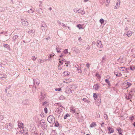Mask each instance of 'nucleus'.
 <instances>
[{
	"instance_id": "obj_1",
	"label": "nucleus",
	"mask_w": 135,
	"mask_h": 135,
	"mask_svg": "<svg viewBox=\"0 0 135 135\" xmlns=\"http://www.w3.org/2000/svg\"><path fill=\"white\" fill-rule=\"evenodd\" d=\"M47 120L49 123H53L55 122V119L53 115H50L47 117Z\"/></svg>"
},
{
	"instance_id": "obj_2",
	"label": "nucleus",
	"mask_w": 135,
	"mask_h": 135,
	"mask_svg": "<svg viewBox=\"0 0 135 135\" xmlns=\"http://www.w3.org/2000/svg\"><path fill=\"white\" fill-rule=\"evenodd\" d=\"M18 127L17 128L18 131H19L20 133L22 134V129H24L25 128L23 126V123H20L18 122Z\"/></svg>"
},
{
	"instance_id": "obj_3",
	"label": "nucleus",
	"mask_w": 135,
	"mask_h": 135,
	"mask_svg": "<svg viewBox=\"0 0 135 135\" xmlns=\"http://www.w3.org/2000/svg\"><path fill=\"white\" fill-rule=\"evenodd\" d=\"M62 109L61 108H58L56 109L55 112V113L56 114H60L62 112Z\"/></svg>"
},
{
	"instance_id": "obj_4",
	"label": "nucleus",
	"mask_w": 135,
	"mask_h": 135,
	"mask_svg": "<svg viewBox=\"0 0 135 135\" xmlns=\"http://www.w3.org/2000/svg\"><path fill=\"white\" fill-rule=\"evenodd\" d=\"M59 63L60 64L58 66V68L59 70H61L62 69V67L61 66V65H62L64 61H63L62 60L61 61L60 60V59H59Z\"/></svg>"
},
{
	"instance_id": "obj_5",
	"label": "nucleus",
	"mask_w": 135,
	"mask_h": 135,
	"mask_svg": "<svg viewBox=\"0 0 135 135\" xmlns=\"http://www.w3.org/2000/svg\"><path fill=\"white\" fill-rule=\"evenodd\" d=\"M41 124L42 126V128L44 129H46L47 127V126L46 124H45V122H42L41 123Z\"/></svg>"
},
{
	"instance_id": "obj_6",
	"label": "nucleus",
	"mask_w": 135,
	"mask_h": 135,
	"mask_svg": "<svg viewBox=\"0 0 135 135\" xmlns=\"http://www.w3.org/2000/svg\"><path fill=\"white\" fill-rule=\"evenodd\" d=\"M22 134H23L24 135H25L27 134L28 131L26 129L25 127L24 128V129H22Z\"/></svg>"
},
{
	"instance_id": "obj_7",
	"label": "nucleus",
	"mask_w": 135,
	"mask_h": 135,
	"mask_svg": "<svg viewBox=\"0 0 135 135\" xmlns=\"http://www.w3.org/2000/svg\"><path fill=\"white\" fill-rule=\"evenodd\" d=\"M6 128L9 130H10L11 128V127H12V125L10 123L7 124H6Z\"/></svg>"
},
{
	"instance_id": "obj_8",
	"label": "nucleus",
	"mask_w": 135,
	"mask_h": 135,
	"mask_svg": "<svg viewBox=\"0 0 135 135\" xmlns=\"http://www.w3.org/2000/svg\"><path fill=\"white\" fill-rule=\"evenodd\" d=\"M120 2L119 1H118L117 2L116 5L114 7V9H117L118 8L120 7Z\"/></svg>"
},
{
	"instance_id": "obj_9",
	"label": "nucleus",
	"mask_w": 135,
	"mask_h": 135,
	"mask_svg": "<svg viewBox=\"0 0 135 135\" xmlns=\"http://www.w3.org/2000/svg\"><path fill=\"white\" fill-rule=\"evenodd\" d=\"M109 132H108V134L113 133L114 132V130L112 129L111 128L109 127L108 128Z\"/></svg>"
},
{
	"instance_id": "obj_10",
	"label": "nucleus",
	"mask_w": 135,
	"mask_h": 135,
	"mask_svg": "<svg viewBox=\"0 0 135 135\" xmlns=\"http://www.w3.org/2000/svg\"><path fill=\"white\" fill-rule=\"evenodd\" d=\"M127 36L128 37L132 35V32L130 31H128L126 33Z\"/></svg>"
},
{
	"instance_id": "obj_11",
	"label": "nucleus",
	"mask_w": 135,
	"mask_h": 135,
	"mask_svg": "<svg viewBox=\"0 0 135 135\" xmlns=\"http://www.w3.org/2000/svg\"><path fill=\"white\" fill-rule=\"evenodd\" d=\"M97 46L99 47L102 48V44L101 42L99 40H98L97 41Z\"/></svg>"
},
{
	"instance_id": "obj_12",
	"label": "nucleus",
	"mask_w": 135,
	"mask_h": 135,
	"mask_svg": "<svg viewBox=\"0 0 135 135\" xmlns=\"http://www.w3.org/2000/svg\"><path fill=\"white\" fill-rule=\"evenodd\" d=\"M70 112L73 113H74L75 112V109L74 107H70Z\"/></svg>"
},
{
	"instance_id": "obj_13",
	"label": "nucleus",
	"mask_w": 135,
	"mask_h": 135,
	"mask_svg": "<svg viewBox=\"0 0 135 135\" xmlns=\"http://www.w3.org/2000/svg\"><path fill=\"white\" fill-rule=\"evenodd\" d=\"M22 24L25 26H27L28 25V22L26 21H23L22 22Z\"/></svg>"
},
{
	"instance_id": "obj_14",
	"label": "nucleus",
	"mask_w": 135,
	"mask_h": 135,
	"mask_svg": "<svg viewBox=\"0 0 135 135\" xmlns=\"http://www.w3.org/2000/svg\"><path fill=\"white\" fill-rule=\"evenodd\" d=\"M131 94H128L127 95H126V99H129L131 98Z\"/></svg>"
},
{
	"instance_id": "obj_15",
	"label": "nucleus",
	"mask_w": 135,
	"mask_h": 135,
	"mask_svg": "<svg viewBox=\"0 0 135 135\" xmlns=\"http://www.w3.org/2000/svg\"><path fill=\"white\" fill-rule=\"evenodd\" d=\"M7 75L3 74H0V79H2L3 78H6L7 77Z\"/></svg>"
},
{
	"instance_id": "obj_16",
	"label": "nucleus",
	"mask_w": 135,
	"mask_h": 135,
	"mask_svg": "<svg viewBox=\"0 0 135 135\" xmlns=\"http://www.w3.org/2000/svg\"><path fill=\"white\" fill-rule=\"evenodd\" d=\"M78 12L82 14H84L85 13V12L84 9H80L78 10Z\"/></svg>"
},
{
	"instance_id": "obj_17",
	"label": "nucleus",
	"mask_w": 135,
	"mask_h": 135,
	"mask_svg": "<svg viewBox=\"0 0 135 135\" xmlns=\"http://www.w3.org/2000/svg\"><path fill=\"white\" fill-rule=\"evenodd\" d=\"M99 88V86L98 85H94L93 86V88L95 90H97Z\"/></svg>"
},
{
	"instance_id": "obj_18",
	"label": "nucleus",
	"mask_w": 135,
	"mask_h": 135,
	"mask_svg": "<svg viewBox=\"0 0 135 135\" xmlns=\"http://www.w3.org/2000/svg\"><path fill=\"white\" fill-rule=\"evenodd\" d=\"M97 126V124L93 122L91 123L90 126V127L91 128Z\"/></svg>"
},
{
	"instance_id": "obj_19",
	"label": "nucleus",
	"mask_w": 135,
	"mask_h": 135,
	"mask_svg": "<svg viewBox=\"0 0 135 135\" xmlns=\"http://www.w3.org/2000/svg\"><path fill=\"white\" fill-rule=\"evenodd\" d=\"M64 75L67 76L69 75L70 73L68 71H66L64 72Z\"/></svg>"
},
{
	"instance_id": "obj_20",
	"label": "nucleus",
	"mask_w": 135,
	"mask_h": 135,
	"mask_svg": "<svg viewBox=\"0 0 135 135\" xmlns=\"http://www.w3.org/2000/svg\"><path fill=\"white\" fill-rule=\"evenodd\" d=\"M77 27L79 28V29H83L84 28L83 27V25L80 24L78 25L77 26Z\"/></svg>"
},
{
	"instance_id": "obj_21",
	"label": "nucleus",
	"mask_w": 135,
	"mask_h": 135,
	"mask_svg": "<svg viewBox=\"0 0 135 135\" xmlns=\"http://www.w3.org/2000/svg\"><path fill=\"white\" fill-rule=\"evenodd\" d=\"M40 95V98L42 100H43L44 98V96L42 94V93H41Z\"/></svg>"
},
{
	"instance_id": "obj_22",
	"label": "nucleus",
	"mask_w": 135,
	"mask_h": 135,
	"mask_svg": "<svg viewBox=\"0 0 135 135\" xmlns=\"http://www.w3.org/2000/svg\"><path fill=\"white\" fill-rule=\"evenodd\" d=\"M85 102L87 103H89L90 102V101H89V100L85 98H84L82 99Z\"/></svg>"
},
{
	"instance_id": "obj_23",
	"label": "nucleus",
	"mask_w": 135,
	"mask_h": 135,
	"mask_svg": "<svg viewBox=\"0 0 135 135\" xmlns=\"http://www.w3.org/2000/svg\"><path fill=\"white\" fill-rule=\"evenodd\" d=\"M114 74L116 75V76H120L122 75V74L120 73H118L117 74V73L114 72Z\"/></svg>"
},
{
	"instance_id": "obj_24",
	"label": "nucleus",
	"mask_w": 135,
	"mask_h": 135,
	"mask_svg": "<svg viewBox=\"0 0 135 135\" xmlns=\"http://www.w3.org/2000/svg\"><path fill=\"white\" fill-rule=\"evenodd\" d=\"M25 105H27L28 104V102L27 100H25L22 102Z\"/></svg>"
},
{
	"instance_id": "obj_25",
	"label": "nucleus",
	"mask_w": 135,
	"mask_h": 135,
	"mask_svg": "<svg viewBox=\"0 0 135 135\" xmlns=\"http://www.w3.org/2000/svg\"><path fill=\"white\" fill-rule=\"evenodd\" d=\"M135 69V66H131L130 67V69L132 70H134Z\"/></svg>"
},
{
	"instance_id": "obj_26",
	"label": "nucleus",
	"mask_w": 135,
	"mask_h": 135,
	"mask_svg": "<svg viewBox=\"0 0 135 135\" xmlns=\"http://www.w3.org/2000/svg\"><path fill=\"white\" fill-rule=\"evenodd\" d=\"M66 63L65 64V66H66L68 67V65H70V61H66Z\"/></svg>"
},
{
	"instance_id": "obj_27",
	"label": "nucleus",
	"mask_w": 135,
	"mask_h": 135,
	"mask_svg": "<svg viewBox=\"0 0 135 135\" xmlns=\"http://www.w3.org/2000/svg\"><path fill=\"white\" fill-rule=\"evenodd\" d=\"M118 68L121 71H124L125 69V68L124 67H119Z\"/></svg>"
},
{
	"instance_id": "obj_28",
	"label": "nucleus",
	"mask_w": 135,
	"mask_h": 135,
	"mask_svg": "<svg viewBox=\"0 0 135 135\" xmlns=\"http://www.w3.org/2000/svg\"><path fill=\"white\" fill-rule=\"evenodd\" d=\"M68 49H66L64 50L63 52V53H64L65 54H67L68 53Z\"/></svg>"
},
{
	"instance_id": "obj_29",
	"label": "nucleus",
	"mask_w": 135,
	"mask_h": 135,
	"mask_svg": "<svg viewBox=\"0 0 135 135\" xmlns=\"http://www.w3.org/2000/svg\"><path fill=\"white\" fill-rule=\"evenodd\" d=\"M97 95H96V94L95 93H94L93 94V97L94 98V99L95 100L97 98Z\"/></svg>"
},
{
	"instance_id": "obj_30",
	"label": "nucleus",
	"mask_w": 135,
	"mask_h": 135,
	"mask_svg": "<svg viewBox=\"0 0 135 135\" xmlns=\"http://www.w3.org/2000/svg\"><path fill=\"white\" fill-rule=\"evenodd\" d=\"M70 116V115L68 114H67L65 115L64 117V119H66L68 117H69Z\"/></svg>"
},
{
	"instance_id": "obj_31",
	"label": "nucleus",
	"mask_w": 135,
	"mask_h": 135,
	"mask_svg": "<svg viewBox=\"0 0 135 135\" xmlns=\"http://www.w3.org/2000/svg\"><path fill=\"white\" fill-rule=\"evenodd\" d=\"M37 59V57L35 56H33L32 57V59L34 61H35Z\"/></svg>"
},
{
	"instance_id": "obj_32",
	"label": "nucleus",
	"mask_w": 135,
	"mask_h": 135,
	"mask_svg": "<svg viewBox=\"0 0 135 135\" xmlns=\"http://www.w3.org/2000/svg\"><path fill=\"white\" fill-rule=\"evenodd\" d=\"M104 22V20L103 19H101L100 20V22L101 23H103Z\"/></svg>"
},
{
	"instance_id": "obj_33",
	"label": "nucleus",
	"mask_w": 135,
	"mask_h": 135,
	"mask_svg": "<svg viewBox=\"0 0 135 135\" xmlns=\"http://www.w3.org/2000/svg\"><path fill=\"white\" fill-rule=\"evenodd\" d=\"M57 104H58V105L60 107H61L62 108H64V109H65V108H64L62 106V105L60 104V103H57Z\"/></svg>"
},
{
	"instance_id": "obj_34",
	"label": "nucleus",
	"mask_w": 135,
	"mask_h": 135,
	"mask_svg": "<svg viewBox=\"0 0 135 135\" xmlns=\"http://www.w3.org/2000/svg\"><path fill=\"white\" fill-rule=\"evenodd\" d=\"M59 125V123L57 122H56L55 124V127H58Z\"/></svg>"
},
{
	"instance_id": "obj_35",
	"label": "nucleus",
	"mask_w": 135,
	"mask_h": 135,
	"mask_svg": "<svg viewBox=\"0 0 135 135\" xmlns=\"http://www.w3.org/2000/svg\"><path fill=\"white\" fill-rule=\"evenodd\" d=\"M44 112L45 113H47V109L46 107H45L44 109Z\"/></svg>"
},
{
	"instance_id": "obj_36",
	"label": "nucleus",
	"mask_w": 135,
	"mask_h": 135,
	"mask_svg": "<svg viewBox=\"0 0 135 135\" xmlns=\"http://www.w3.org/2000/svg\"><path fill=\"white\" fill-rule=\"evenodd\" d=\"M104 118H105V119H107L108 116H107V115L106 114H104Z\"/></svg>"
},
{
	"instance_id": "obj_37",
	"label": "nucleus",
	"mask_w": 135,
	"mask_h": 135,
	"mask_svg": "<svg viewBox=\"0 0 135 135\" xmlns=\"http://www.w3.org/2000/svg\"><path fill=\"white\" fill-rule=\"evenodd\" d=\"M47 102H44L42 104V105L43 106H46V105H47Z\"/></svg>"
},
{
	"instance_id": "obj_38",
	"label": "nucleus",
	"mask_w": 135,
	"mask_h": 135,
	"mask_svg": "<svg viewBox=\"0 0 135 135\" xmlns=\"http://www.w3.org/2000/svg\"><path fill=\"white\" fill-rule=\"evenodd\" d=\"M56 91H59L61 90V88H56L55 89Z\"/></svg>"
},
{
	"instance_id": "obj_39",
	"label": "nucleus",
	"mask_w": 135,
	"mask_h": 135,
	"mask_svg": "<svg viewBox=\"0 0 135 135\" xmlns=\"http://www.w3.org/2000/svg\"><path fill=\"white\" fill-rule=\"evenodd\" d=\"M59 98L60 100H62L64 99V97L63 96L61 95L60 96Z\"/></svg>"
},
{
	"instance_id": "obj_40",
	"label": "nucleus",
	"mask_w": 135,
	"mask_h": 135,
	"mask_svg": "<svg viewBox=\"0 0 135 135\" xmlns=\"http://www.w3.org/2000/svg\"><path fill=\"white\" fill-rule=\"evenodd\" d=\"M105 82L108 84H109V81L108 79H106L105 80Z\"/></svg>"
},
{
	"instance_id": "obj_41",
	"label": "nucleus",
	"mask_w": 135,
	"mask_h": 135,
	"mask_svg": "<svg viewBox=\"0 0 135 135\" xmlns=\"http://www.w3.org/2000/svg\"><path fill=\"white\" fill-rule=\"evenodd\" d=\"M86 66L88 68H89V67L90 66V64H89L87 63L86 64Z\"/></svg>"
},
{
	"instance_id": "obj_42",
	"label": "nucleus",
	"mask_w": 135,
	"mask_h": 135,
	"mask_svg": "<svg viewBox=\"0 0 135 135\" xmlns=\"http://www.w3.org/2000/svg\"><path fill=\"white\" fill-rule=\"evenodd\" d=\"M3 119V117L2 115H0V119L2 120Z\"/></svg>"
},
{
	"instance_id": "obj_43",
	"label": "nucleus",
	"mask_w": 135,
	"mask_h": 135,
	"mask_svg": "<svg viewBox=\"0 0 135 135\" xmlns=\"http://www.w3.org/2000/svg\"><path fill=\"white\" fill-rule=\"evenodd\" d=\"M54 55V54H50V58H51V57H52Z\"/></svg>"
},
{
	"instance_id": "obj_44",
	"label": "nucleus",
	"mask_w": 135,
	"mask_h": 135,
	"mask_svg": "<svg viewBox=\"0 0 135 135\" xmlns=\"http://www.w3.org/2000/svg\"><path fill=\"white\" fill-rule=\"evenodd\" d=\"M131 93H132V94H133L134 93V90L133 89H132L131 90Z\"/></svg>"
},
{
	"instance_id": "obj_45",
	"label": "nucleus",
	"mask_w": 135,
	"mask_h": 135,
	"mask_svg": "<svg viewBox=\"0 0 135 135\" xmlns=\"http://www.w3.org/2000/svg\"><path fill=\"white\" fill-rule=\"evenodd\" d=\"M44 132L43 131H42L40 133V135H44Z\"/></svg>"
},
{
	"instance_id": "obj_46",
	"label": "nucleus",
	"mask_w": 135,
	"mask_h": 135,
	"mask_svg": "<svg viewBox=\"0 0 135 135\" xmlns=\"http://www.w3.org/2000/svg\"><path fill=\"white\" fill-rule=\"evenodd\" d=\"M63 82H64V83H66V84H67V83L68 82L67 80H66L65 81H63Z\"/></svg>"
},
{
	"instance_id": "obj_47",
	"label": "nucleus",
	"mask_w": 135,
	"mask_h": 135,
	"mask_svg": "<svg viewBox=\"0 0 135 135\" xmlns=\"http://www.w3.org/2000/svg\"><path fill=\"white\" fill-rule=\"evenodd\" d=\"M117 130L118 132L120 131V129L117 128Z\"/></svg>"
},
{
	"instance_id": "obj_48",
	"label": "nucleus",
	"mask_w": 135,
	"mask_h": 135,
	"mask_svg": "<svg viewBox=\"0 0 135 135\" xmlns=\"http://www.w3.org/2000/svg\"><path fill=\"white\" fill-rule=\"evenodd\" d=\"M104 124V122H103L101 124V127H103V124Z\"/></svg>"
},
{
	"instance_id": "obj_49",
	"label": "nucleus",
	"mask_w": 135,
	"mask_h": 135,
	"mask_svg": "<svg viewBox=\"0 0 135 135\" xmlns=\"http://www.w3.org/2000/svg\"><path fill=\"white\" fill-rule=\"evenodd\" d=\"M7 89H8V88H7V87L6 88V89L5 90V91L6 92H7Z\"/></svg>"
},
{
	"instance_id": "obj_50",
	"label": "nucleus",
	"mask_w": 135,
	"mask_h": 135,
	"mask_svg": "<svg viewBox=\"0 0 135 135\" xmlns=\"http://www.w3.org/2000/svg\"><path fill=\"white\" fill-rule=\"evenodd\" d=\"M63 55L62 54L60 56V57H63Z\"/></svg>"
},
{
	"instance_id": "obj_51",
	"label": "nucleus",
	"mask_w": 135,
	"mask_h": 135,
	"mask_svg": "<svg viewBox=\"0 0 135 135\" xmlns=\"http://www.w3.org/2000/svg\"><path fill=\"white\" fill-rule=\"evenodd\" d=\"M57 52H61V51H60V50H57Z\"/></svg>"
},
{
	"instance_id": "obj_52",
	"label": "nucleus",
	"mask_w": 135,
	"mask_h": 135,
	"mask_svg": "<svg viewBox=\"0 0 135 135\" xmlns=\"http://www.w3.org/2000/svg\"><path fill=\"white\" fill-rule=\"evenodd\" d=\"M11 88V85H9L8 87H7L8 89H9Z\"/></svg>"
},
{
	"instance_id": "obj_53",
	"label": "nucleus",
	"mask_w": 135,
	"mask_h": 135,
	"mask_svg": "<svg viewBox=\"0 0 135 135\" xmlns=\"http://www.w3.org/2000/svg\"><path fill=\"white\" fill-rule=\"evenodd\" d=\"M125 84H128V85H129V84H130L128 82H127V83H125Z\"/></svg>"
},
{
	"instance_id": "obj_54",
	"label": "nucleus",
	"mask_w": 135,
	"mask_h": 135,
	"mask_svg": "<svg viewBox=\"0 0 135 135\" xmlns=\"http://www.w3.org/2000/svg\"><path fill=\"white\" fill-rule=\"evenodd\" d=\"M33 135H38L37 133H35Z\"/></svg>"
},
{
	"instance_id": "obj_55",
	"label": "nucleus",
	"mask_w": 135,
	"mask_h": 135,
	"mask_svg": "<svg viewBox=\"0 0 135 135\" xmlns=\"http://www.w3.org/2000/svg\"><path fill=\"white\" fill-rule=\"evenodd\" d=\"M133 126L135 127V122L133 123Z\"/></svg>"
},
{
	"instance_id": "obj_56",
	"label": "nucleus",
	"mask_w": 135,
	"mask_h": 135,
	"mask_svg": "<svg viewBox=\"0 0 135 135\" xmlns=\"http://www.w3.org/2000/svg\"><path fill=\"white\" fill-rule=\"evenodd\" d=\"M119 134H122V133H121L120 132H119Z\"/></svg>"
},
{
	"instance_id": "obj_57",
	"label": "nucleus",
	"mask_w": 135,
	"mask_h": 135,
	"mask_svg": "<svg viewBox=\"0 0 135 135\" xmlns=\"http://www.w3.org/2000/svg\"><path fill=\"white\" fill-rule=\"evenodd\" d=\"M88 0H84V1L85 2H86V1H87Z\"/></svg>"
},
{
	"instance_id": "obj_58",
	"label": "nucleus",
	"mask_w": 135,
	"mask_h": 135,
	"mask_svg": "<svg viewBox=\"0 0 135 135\" xmlns=\"http://www.w3.org/2000/svg\"><path fill=\"white\" fill-rule=\"evenodd\" d=\"M108 0H107V2H108ZM109 1L108 2L109 3Z\"/></svg>"
},
{
	"instance_id": "obj_59",
	"label": "nucleus",
	"mask_w": 135,
	"mask_h": 135,
	"mask_svg": "<svg viewBox=\"0 0 135 135\" xmlns=\"http://www.w3.org/2000/svg\"><path fill=\"white\" fill-rule=\"evenodd\" d=\"M133 118V117H132V118H131V119H132V118Z\"/></svg>"
},
{
	"instance_id": "obj_60",
	"label": "nucleus",
	"mask_w": 135,
	"mask_h": 135,
	"mask_svg": "<svg viewBox=\"0 0 135 135\" xmlns=\"http://www.w3.org/2000/svg\"><path fill=\"white\" fill-rule=\"evenodd\" d=\"M128 86H130L131 85H128Z\"/></svg>"
},
{
	"instance_id": "obj_61",
	"label": "nucleus",
	"mask_w": 135,
	"mask_h": 135,
	"mask_svg": "<svg viewBox=\"0 0 135 135\" xmlns=\"http://www.w3.org/2000/svg\"><path fill=\"white\" fill-rule=\"evenodd\" d=\"M86 135H90V134H86Z\"/></svg>"
},
{
	"instance_id": "obj_62",
	"label": "nucleus",
	"mask_w": 135,
	"mask_h": 135,
	"mask_svg": "<svg viewBox=\"0 0 135 135\" xmlns=\"http://www.w3.org/2000/svg\"><path fill=\"white\" fill-rule=\"evenodd\" d=\"M30 11H31V10H29V11H28V12H30Z\"/></svg>"
},
{
	"instance_id": "obj_63",
	"label": "nucleus",
	"mask_w": 135,
	"mask_h": 135,
	"mask_svg": "<svg viewBox=\"0 0 135 135\" xmlns=\"http://www.w3.org/2000/svg\"><path fill=\"white\" fill-rule=\"evenodd\" d=\"M80 38H81V37H79V39H80Z\"/></svg>"
},
{
	"instance_id": "obj_64",
	"label": "nucleus",
	"mask_w": 135,
	"mask_h": 135,
	"mask_svg": "<svg viewBox=\"0 0 135 135\" xmlns=\"http://www.w3.org/2000/svg\"><path fill=\"white\" fill-rule=\"evenodd\" d=\"M28 70H30V69H28Z\"/></svg>"
}]
</instances>
